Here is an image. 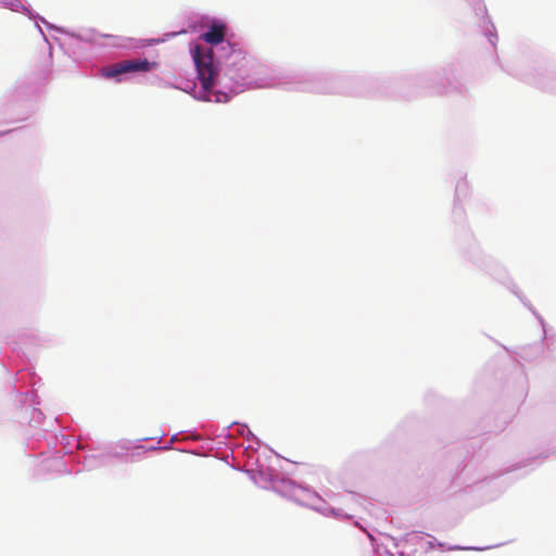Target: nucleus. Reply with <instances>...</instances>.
I'll list each match as a JSON object with an SVG mask.
<instances>
[{"mask_svg":"<svg viewBox=\"0 0 556 556\" xmlns=\"http://www.w3.org/2000/svg\"><path fill=\"white\" fill-rule=\"evenodd\" d=\"M193 61L198 71V78L205 92H211L218 76L217 67L213 62V52H204L203 48L197 45L193 49Z\"/></svg>","mask_w":556,"mask_h":556,"instance_id":"obj_1","label":"nucleus"},{"mask_svg":"<svg viewBox=\"0 0 556 556\" xmlns=\"http://www.w3.org/2000/svg\"><path fill=\"white\" fill-rule=\"evenodd\" d=\"M153 67V63L148 60H126L115 63L101 70L102 76L105 78H113L121 74L130 72H148Z\"/></svg>","mask_w":556,"mask_h":556,"instance_id":"obj_2","label":"nucleus"},{"mask_svg":"<svg viewBox=\"0 0 556 556\" xmlns=\"http://www.w3.org/2000/svg\"><path fill=\"white\" fill-rule=\"evenodd\" d=\"M201 38L210 45H218L223 42L225 38V25L213 24L208 31L201 35Z\"/></svg>","mask_w":556,"mask_h":556,"instance_id":"obj_3","label":"nucleus"},{"mask_svg":"<svg viewBox=\"0 0 556 556\" xmlns=\"http://www.w3.org/2000/svg\"><path fill=\"white\" fill-rule=\"evenodd\" d=\"M215 97L216 98H215L214 101H216V102H226V101H228V94H226V93H217V94H215Z\"/></svg>","mask_w":556,"mask_h":556,"instance_id":"obj_4","label":"nucleus"}]
</instances>
